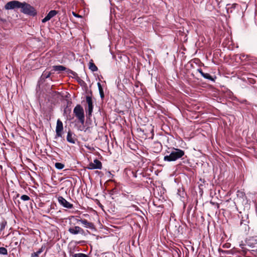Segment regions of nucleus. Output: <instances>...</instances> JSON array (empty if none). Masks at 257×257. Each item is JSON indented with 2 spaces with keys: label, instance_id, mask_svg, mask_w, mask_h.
I'll use <instances>...</instances> for the list:
<instances>
[{
  "label": "nucleus",
  "instance_id": "f257e3e1",
  "mask_svg": "<svg viewBox=\"0 0 257 257\" xmlns=\"http://www.w3.org/2000/svg\"><path fill=\"white\" fill-rule=\"evenodd\" d=\"M184 155V152L179 149L173 148L170 154L164 157V160L165 161H175L181 158Z\"/></svg>",
  "mask_w": 257,
  "mask_h": 257
},
{
  "label": "nucleus",
  "instance_id": "f03ea898",
  "mask_svg": "<svg viewBox=\"0 0 257 257\" xmlns=\"http://www.w3.org/2000/svg\"><path fill=\"white\" fill-rule=\"evenodd\" d=\"M20 8L21 9V12L25 14L33 16L37 14L35 9L26 3H22Z\"/></svg>",
  "mask_w": 257,
  "mask_h": 257
},
{
  "label": "nucleus",
  "instance_id": "7ed1b4c3",
  "mask_svg": "<svg viewBox=\"0 0 257 257\" xmlns=\"http://www.w3.org/2000/svg\"><path fill=\"white\" fill-rule=\"evenodd\" d=\"M73 112L76 117L79 119L82 124H83L85 121L84 110L80 105H77L73 110Z\"/></svg>",
  "mask_w": 257,
  "mask_h": 257
},
{
  "label": "nucleus",
  "instance_id": "20e7f679",
  "mask_svg": "<svg viewBox=\"0 0 257 257\" xmlns=\"http://www.w3.org/2000/svg\"><path fill=\"white\" fill-rule=\"evenodd\" d=\"M22 3L17 1H12L8 2L5 6L6 10H12L15 8H20Z\"/></svg>",
  "mask_w": 257,
  "mask_h": 257
},
{
  "label": "nucleus",
  "instance_id": "39448f33",
  "mask_svg": "<svg viewBox=\"0 0 257 257\" xmlns=\"http://www.w3.org/2000/svg\"><path fill=\"white\" fill-rule=\"evenodd\" d=\"M101 168V163L97 159L94 160L93 162L90 163L87 167V168L90 170L100 169Z\"/></svg>",
  "mask_w": 257,
  "mask_h": 257
},
{
  "label": "nucleus",
  "instance_id": "423d86ee",
  "mask_svg": "<svg viewBox=\"0 0 257 257\" xmlns=\"http://www.w3.org/2000/svg\"><path fill=\"white\" fill-rule=\"evenodd\" d=\"M59 204L65 208L71 209L73 207V204L68 202L65 198L62 196L58 198Z\"/></svg>",
  "mask_w": 257,
  "mask_h": 257
},
{
  "label": "nucleus",
  "instance_id": "0eeeda50",
  "mask_svg": "<svg viewBox=\"0 0 257 257\" xmlns=\"http://www.w3.org/2000/svg\"><path fill=\"white\" fill-rule=\"evenodd\" d=\"M86 102L88 104V110L86 111V113H88L89 116H91L92 112L93 111V104L92 99L90 96H86Z\"/></svg>",
  "mask_w": 257,
  "mask_h": 257
},
{
  "label": "nucleus",
  "instance_id": "6e6552de",
  "mask_svg": "<svg viewBox=\"0 0 257 257\" xmlns=\"http://www.w3.org/2000/svg\"><path fill=\"white\" fill-rule=\"evenodd\" d=\"M63 130V126L62 121L58 119L57 121V124L56 127V135L58 137H61L62 135V131Z\"/></svg>",
  "mask_w": 257,
  "mask_h": 257
},
{
  "label": "nucleus",
  "instance_id": "1a4fd4ad",
  "mask_svg": "<svg viewBox=\"0 0 257 257\" xmlns=\"http://www.w3.org/2000/svg\"><path fill=\"white\" fill-rule=\"evenodd\" d=\"M68 231L72 234H77L78 233H83V230L79 226H76L74 227H70L68 229Z\"/></svg>",
  "mask_w": 257,
  "mask_h": 257
},
{
  "label": "nucleus",
  "instance_id": "9d476101",
  "mask_svg": "<svg viewBox=\"0 0 257 257\" xmlns=\"http://www.w3.org/2000/svg\"><path fill=\"white\" fill-rule=\"evenodd\" d=\"M57 14L55 10H52L49 12L47 15L42 20V23H46Z\"/></svg>",
  "mask_w": 257,
  "mask_h": 257
},
{
  "label": "nucleus",
  "instance_id": "9b49d317",
  "mask_svg": "<svg viewBox=\"0 0 257 257\" xmlns=\"http://www.w3.org/2000/svg\"><path fill=\"white\" fill-rule=\"evenodd\" d=\"M246 244L251 247H253L257 244V237H250L246 240Z\"/></svg>",
  "mask_w": 257,
  "mask_h": 257
},
{
  "label": "nucleus",
  "instance_id": "f8f14e48",
  "mask_svg": "<svg viewBox=\"0 0 257 257\" xmlns=\"http://www.w3.org/2000/svg\"><path fill=\"white\" fill-rule=\"evenodd\" d=\"M78 222H81L83 226L86 228H89L90 229H93L94 228V225L92 223L88 222L85 219H78Z\"/></svg>",
  "mask_w": 257,
  "mask_h": 257
},
{
  "label": "nucleus",
  "instance_id": "ddd939ff",
  "mask_svg": "<svg viewBox=\"0 0 257 257\" xmlns=\"http://www.w3.org/2000/svg\"><path fill=\"white\" fill-rule=\"evenodd\" d=\"M46 246L44 244L42 245L41 247L36 252L33 253L31 254V257H39L40 253H41L46 248Z\"/></svg>",
  "mask_w": 257,
  "mask_h": 257
},
{
  "label": "nucleus",
  "instance_id": "4468645a",
  "mask_svg": "<svg viewBox=\"0 0 257 257\" xmlns=\"http://www.w3.org/2000/svg\"><path fill=\"white\" fill-rule=\"evenodd\" d=\"M198 71L204 78L210 80L212 81H215V79L213 78L209 74L203 73L201 69H198Z\"/></svg>",
  "mask_w": 257,
  "mask_h": 257
},
{
  "label": "nucleus",
  "instance_id": "2eb2a0df",
  "mask_svg": "<svg viewBox=\"0 0 257 257\" xmlns=\"http://www.w3.org/2000/svg\"><path fill=\"white\" fill-rule=\"evenodd\" d=\"M53 68V70L59 72L64 71L66 69V68L62 65L54 66Z\"/></svg>",
  "mask_w": 257,
  "mask_h": 257
},
{
  "label": "nucleus",
  "instance_id": "dca6fc26",
  "mask_svg": "<svg viewBox=\"0 0 257 257\" xmlns=\"http://www.w3.org/2000/svg\"><path fill=\"white\" fill-rule=\"evenodd\" d=\"M67 140L69 143H72V144H74L75 143V141H74V139L72 137V135L69 132L68 133V134H67Z\"/></svg>",
  "mask_w": 257,
  "mask_h": 257
},
{
  "label": "nucleus",
  "instance_id": "f3484780",
  "mask_svg": "<svg viewBox=\"0 0 257 257\" xmlns=\"http://www.w3.org/2000/svg\"><path fill=\"white\" fill-rule=\"evenodd\" d=\"M51 74H52V73L50 71H48L47 70H46V71L43 72V74L42 75V77L43 78H49Z\"/></svg>",
  "mask_w": 257,
  "mask_h": 257
},
{
  "label": "nucleus",
  "instance_id": "a211bd4d",
  "mask_svg": "<svg viewBox=\"0 0 257 257\" xmlns=\"http://www.w3.org/2000/svg\"><path fill=\"white\" fill-rule=\"evenodd\" d=\"M89 68L93 72L96 71L97 70V67L93 63H89Z\"/></svg>",
  "mask_w": 257,
  "mask_h": 257
},
{
  "label": "nucleus",
  "instance_id": "6ab92c4d",
  "mask_svg": "<svg viewBox=\"0 0 257 257\" xmlns=\"http://www.w3.org/2000/svg\"><path fill=\"white\" fill-rule=\"evenodd\" d=\"M55 166L57 169L61 170L64 168V165L60 163H56Z\"/></svg>",
  "mask_w": 257,
  "mask_h": 257
},
{
  "label": "nucleus",
  "instance_id": "aec40b11",
  "mask_svg": "<svg viewBox=\"0 0 257 257\" xmlns=\"http://www.w3.org/2000/svg\"><path fill=\"white\" fill-rule=\"evenodd\" d=\"M7 249L6 248L3 247H0V254L6 255L7 254Z\"/></svg>",
  "mask_w": 257,
  "mask_h": 257
},
{
  "label": "nucleus",
  "instance_id": "412c9836",
  "mask_svg": "<svg viewBox=\"0 0 257 257\" xmlns=\"http://www.w3.org/2000/svg\"><path fill=\"white\" fill-rule=\"evenodd\" d=\"M74 257H88L87 255L82 253H75L73 255Z\"/></svg>",
  "mask_w": 257,
  "mask_h": 257
},
{
  "label": "nucleus",
  "instance_id": "4be33fe9",
  "mask_svg": "<svg viewBox=\"0 0 257 257\" xmlns=\"http://www.w3.org/2000/svg\"><path fill=\"white\" fill-rule=\"evenodd\" d=\"M21 199L24 201H28L30 199V197L26 195H23L21 197Z\"/></svg>",
  "mask_w": 257,
  "mask_h": 257
},
{
  "label": "nucleus",
  "instance_id": "5701e85b",
  "mask_svg": "<svg viewBox=\"0 0 257 257\" xmlns=\"http://www.w3.org/2000/svg\"><path fill=\"white\" fill-rule=\"evenodd\" d=\"M238 252V251H236V250H227V251H225V252L227 254H232V255H234L235 252Z\"/></svg>",
  "mask_w": 257,
  "mask_h": 257
},
{
  "label": "nucleus",
  "instance_id": "b1692460",
  "mask_svg": "<svg viewBox=\"0 0 257 257\" xmlns=\"http://www.w3.org/2000/svg\"><path fill=\"white\" fill-rule=\"evenodd\" d=\"M7 224V222L6 221H3L1 224V228L0 230L2 231L4 229L5 226Z\"/></svg>",
  "mask_w": 257,
  "mask_h": 257
},
{
  "label": "nucleus",
  "instance_id": "393cba45",
  "mask_svg": "<svg viewBox=\"0 0 257 257\" xmlns=\"http://www.w3.org/2000/svg\"><path fill=\"white\" fill-rule=\"evenodd\" d=\"M97 86L98 87L99 91H101L102 90H103L101 85L99 82L97 83Z\"/></svg>",
  "mask_w": 257,
  "mask_h": 257
},
{
  "label": "nucleus",
  "instance_id": "a878e982",
  "mask_svg": "<svg viewBox=\"0 0 257 257\" xmlns=\"http://www.w3.org/2000/svg\"><path fill=\"white\" fill-rule=\"evenodd\" d=\"M99 93H100L101 97L103 98L104 97L103 90H102L101 91H99Z\"/></svg>",
  "mask_w": 257,
  "mask_h": 257
},
{
  "label": "nucleus",
  "instance_id": "bb28decb",
  "mask_svg": "<svg viewBox=\"0 0 257 257\" xmlns=\"http://www.w3.org/2000/svg\"><path fill=\"white\" fill-rule=\"evenodd\" d=\"M230 245L229 243H226L223 245L224 247L229 248L230 247Z\"/></svg>",
  "mask_w": 257,
  "mask_h": 257
},
{
  "label": "nucleus",
  "instance_id": "cd10ccee",
  "mask_svg": "<svg viewBox=\"0 0 257 257\" xmlns=\"http://www.w3.org/2000/svg\"><path fill=\"white\" fill-rule=\"evenodd\" d=\"M73 15L75 17H80V16L74 13H73Z\"/></svg>",
  "mask_w": 257,
  "mask_h": 257
},
{
  "label": "nucleus",
  "instance_id": "c85d7f7f",
  "mask_svg": "<svg viewBox=\"0 0 257 257\" xmlns=\"http://www.w3.org/2000/svg\"><path fill=\"white\" fill-rule=\"evenodd\" d=\"M239 246H240V247H241V248H242V249H243V245L242 244H240L239 245Z\"/></svg>",
  "mask_w": 257,
  "mask_h": 257
},
{
  "label": "nucleus",
  "instance_id": "c756f323",
  "mask_svg": "<svg viewBox=\"0 0 257 257\" xmlns=\"http://www.w3.org/2000/svg\"><path fill=\"white\" fill-rule=\"evenodd\" d=\"M71 217V218H74V217L73 216H72Z\"/></svg>",
  "mask_w": 257,
  "mask_h": 257
}]
</instances>
